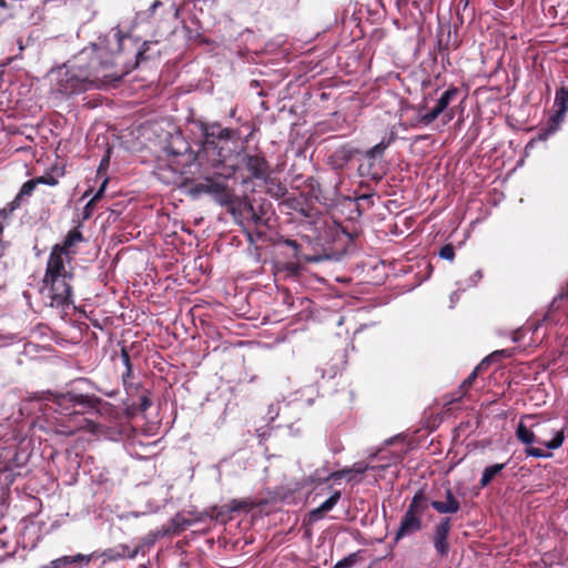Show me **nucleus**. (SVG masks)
<instances>
[{"label": "nucleus", "mask_w": 568, "mask_h": 568, "mask_svg": "<svg viewBox=\"0 0 568 568\" xmlns=\"http://www.w3.org/2000/svg\"><path fill=\"white\" fill-rule=\"evenodd\" d=\"M106 184H108V180L105 179L102 182V184L100 185V187L97 191V193L93 195V197L85 205V207H84V219H88L91 215L93 204L103 196L105 187H106Z\"/></svg>", "instance_id": "nucleus-27"}, {"label": "nucleus", "mask_w": 568, "mask_h": 568, "mask_svg": "<svg viewBox=\"0 0 568 568\" xmlns=\"http://www.w3.org/2000/svg\"><path fill=\"white\" fill-rule=\"evenodd\" d=\"M162 6H163V3H162L160 0H155V1L151 4V7H150V9H149L150 16H152V14L155 12V10H156V9H159V8H160V7H162Z\"/></svg>", "instance_id": "nucleus-39"}, {"label": "nucleus", "mask_w": 568, "mask_h": 568, "mask_svg": "<svg viewBox=\"0 0 568 568\" xmlns=\"http://www.w3.org/2000/svg\"><path fill=\"white\" fill-rule=\"evenodd\" d=\"M539 443L545 445L548 449H557L564 443V433H562V430H557L551 440L539 442Z\"/></svg>", "instance_id": "nucleus-28"}, {"label": "nucleus", "mask_w": 568, "mask_h": 568, "mask_svg": "<svg viewBox=\"0 0 568 568\" xmlns=\"http://www.w3.org/2000/svg\"><path fill=\"white\" fill-rule=\"evenodd\" d=\"M445 116L447 118L446 123H447V122H449V121H452V120L454 119V113H453V111H448V112L445 114Z\"/></svg>", "instance_id": "nucleus-46"}, {"label": "nucleus", "mask_w": 568, "mask_h": 568, "mask_svg": "<svg viewBox=\"0 0 568 568\" xmlns=\"http://www.w3.org/2000/svg\"><path fill=\"white\" fill-rule=\"evenodd\" d=\"M432 507L440 514H454L460 508L458 499H432Z\"/></svg>", "instance_id": "nucleus-23"}, {"label": "nucleus", "mask_w": 568, "mask_h": 568, "mask_svg": "<svg viewBox=\"0 0 568 568\" xmlns=\"http://www.w3.org/2000/svg\"><path fill=\"white\" fill-rule=\"evenodd\" d=\"M525 452L528 456H532L536 458H547L551 456V454L546 453L544 449L537 447H529Z\"/></svg>", "instance_id": "nucleus-31"}, {"label": "nucleus", "mask_w": 568, "mask_h": 568, "mask_svg": "<svg viewBox=\"0 0 568 568\" xmlns=\"http://www.w3.org/2000/svg\"><path fill=\"white\" fill-rule=\"evenodd\" d=\"M166 152L172 156H180L181 164L183 166H190L195 160V153L190 149L189 143L180 134L171 136V140L166 146Z\"/></svg>", "instance_id": "nucleus-13"}, {"label": "nucleus", "mask_w": 568, "mask_h": 568, "mask_svg": "<svg viewBox=\"0 0 568 568\" xmlns=\"http://www.w3.org/2000/svg\"><path fill=\"white\" fill-rule=\"evenodd\" d=\"M54 402L62 414L75 417L73 426H70L68 430H61L65 435H72L79 429H85L91 434H99L100 425L82 417V415L90 410H95L100 415L109 414L113 410V406L110 403L94 395L75 392L60 394L55 397Z\"/></svg>", "instance_id": "nucleus-4"}, {"label": "nucleus", "mask_w": 568, "mask_h": 568, "mask_svg": "<svg viewBox=\"0 0 568 568\" xmlns=\"http://www.w3.org/2000/svg\"><path fill=\"white\" fill-rule=\"evenodd\" d=\"M516 435L517 438L525 445H531L532 443L537 442L535 434L523 422L519 423Z\"/></svg>", "instance_id": "nucleus-24"}, {"label": "nucleus", "mask_w": 568, "mask_h": 568, "mask_svg": "<svg viewBox=\"0 0 568 568\" xmlns=\"http://www.w3.org/2000/svg\"><path fill=\"white\" fill-rule=\"evenodd\" d=\"M506 355H508V352H507L506 349L496 351V352H494L489 357L485 358V359L481 362L480 366H481V365H484L486 362H488V361H489V358H491V357H496V356H506Z\"/></svg>", "instance_id": "nucleus-37"}, {"label": "nucleus", "mask_w": 568, "mask_h": 568, "mask_svg": "<svg viewBox=\"0 0 568 568\" xmlns=\"http://www.w3.org/2000/svg\"><path fill=\"white\" fill-rule=\"evenodd\" d=\"M169 535V530H165V527L160 529L149 531L143 538L140 539V542L134 548L129 547L128 545L120 544L113 548H109L103 552V556L109 560H120V559H133L139 554H144L145 548H151L158 539L163 538Z\"/></svg>", "instance_id": "nucleus-7"}, {"label": "nucleus", "mask_w": 568, "mask_h": 568, "mask_svg": "<svg viewBox=\"0 0 568 568\" xmlns=\"http://www.w3.org/2000/svg\"><path fill=\"white\" fill-rule=\"evenodd\" d=\"M426 501L427 499H412V503L402 516L399 526L395 531V542L423 530L425 519L429 514V506Z\"/></svg>", "instance_id": "nucleus-5"}, {"label": "nucleus", "mask_w": 568, "mask_h": 568, "mask_svg": "<svg viewBox=\"0 0 568 568\" xmlns=\"http://www.w3.org/2000/svg\"><path fill=\"white\" fill-rule=\"evenodd\" d=\"M480 366L476 367L471 374L463 382L462 384V388L464 389V392H466L474 383V381L476 379L477 377V371L479 369Z\"/></svg>", "instance_id": "nucleus-34"}, {"label": "nucleus", "mask_w": 568, "mask_h": 568, "mask_svg": "<svg viewBox=\"0 0 568 568\" xmlns=\"http://www.w3.org/2000/svg\"><path fill=\"white\" fill-rule=\"evenodd\" d=\"M457 298H458V294H457V292H454V293L450 295V302H452V304H455V303H456V301H457Z\"/></svg>", "instance_id": "nucleus-47"}, {"label": "nucleus", "mask_w": 568, "mask_h": 568, "mask_svg": "<svg viewBox=\"0 0 568 568\" xmlns=\"http://www.w3.org/2000/svg\"><path fill=\"white\" fill-rule=\"evenodd\" d=\"M82 241L81 232L73 229L69 231L62 243L55 244L51 250L43 277V294L52 307H64L73 303L71 263L77 253L75 247Z\"/></svg>", "instance_id": "nucleus-3"}, {"label": "nucleus", "mask_w": 568, "mask_h": 568, "mask_svg": "<svg viewBox=\"0 0 568 568\" xmlns=\"http://www.w3.org/2000/svg\"><path fill=\"white\" fill-rule=\"evenodd\" d=\"M554 108L560 110L561 113H566L568 111V90L565 88H560L556 92Z\"/></svg>", "instance_id": "nucleus-25"}, {"label": "nucleus", "mask_w": 568, "mask_h": 568, "mask_svg": "<svg viewBox=\"0 0 568 568\" xmlns=\"http://www.w3.org/2000/svg\"><path fill=\"white\" fill-rule=\"evenodd\" d=\"M439 256L447 261H453L455 257V250L452 245H444L439 251Z\"/></svg>", "instance_id": "nucleus-30"}, {"label": "nucleus", "mask_w": 568, "mask_h": 568, "mask_svg": "<svg viewBox=\"0 0 568 568\" xmlns=\"http://www.w3.org/2000/svg\"><path fill=\"white\" fill-rule=\"evenodd\" d=\"M278 413H280L278 403H273L268 406L266 417L270 422H273L278 416Z\"/></svg>", "instance_id": "nucleus-32"}, {"label": "nucleus", "mask_w": 568, "mask_h": 568, "mask_svg": "<svg viewBox=\"0 0 568 568\" xmlns=\"http://www.w3.org/2000/svg\"><path fill=\"white\" fill-rule=\"evenodd\" d=\"M38 184L55 185L58 181L52 176H40L37 178Z\"/></svg>", "instance_id": "nucleus-36"}, {"label": "nucleus", "mask_w": 568, "mask_h": 568, "mask_svg": "<svg viewBox=\"0 0 568 568\" xmlns=\"http://www.w3.org/2000/svg\"><path fill=\"white\" fill-rule=\"evenodd\" d=\"M38 185L37 179H32L27 181L20 189V192L16 196L13 204L19 205V202L22 201L26 196H30Z\"/></svg>", "instance_id": "nucleus-26"}, {"label": "nucleus", "mask_w": 568, "mask_h": 568, "mask_svg": "<svg viewBox=\"0 0 568 568\" xmlns=\"http://www.w3.org/2000/svg\"><path fill=\"white\" fill-rule=\"evenodd\" d=\"M417 497H422V495L418 491L415 493V495H414V498H417Z\"/></svg>", "instance_id": "nucleus-51"}, {"label": "nucleus", "mask_w": 568, "mask_h": 568, "mask_svg": "<svg viewBox=\"0 0 568 568\" xmlns=\"http://www.w3.org/2000/svg\"><path fill=\"white\" fill-rule=\"evenodd\" d=\"M171 8H172V10H173V16H174V18H175V19H178V18H179V16H180V9H179V7H178L175 3H173Z\"/></svg>", "instance_id": "nucleus-42"}, {"label": "nucleus", "mask_w": 568, "mask_h": 568, "mask_svg": "<svg viewBox=\"0 0 568 568\" xmlns=\"http://www.w3.org/2000/svg\"><path fill=\"white\" fill-rule=\"evenodd\" d=\"M457 88L450 87L449 89H447L445 92H443L440 98L437 100L435 106L430 111L424 114H419L417 116L416 124L423 126H428L429 124H432L442 113H444L448 109V105L457 97Z\"/></svg>", "instance_id": "nucleus-11"}, {"label": "nucleus", "mask_w": 568, "mask_h": 568, "mask_svg": "<svg viewBox=\"0 0 568 568\" xmlns=\"http://www.w3.org/2000/svg\"><path fill=\"white\" fill-rule=\"evenodd\" d=\"M452 529V520L448 517L442 518L435 526L433 542L437 554L442 557L447 556L449 550L448 536Z\"/></svg>", "instance_id": "nucleus-14"}, {"label": "nucleus", "mask_w": 568, "mask_h": 568, "mask_svg": "<svg viewBox=\"0 0 568 568\" xmlns=\"http://www.w3.org/2000/svg\"><path fill=\"white\" fill-rule=\"evenodd\" d=\"M28 460V454L20 450L17 446L11 445L0 448V473H10L22 467Z\"/></svg>", "instance_id": "nucleus-10"}, {"label": "nucleus", "mask_w": 568, "mask_h": 568, "mask_svg": "<svg viewBox=\"0 0 568 568\" xmlns=\"http://www.w3.org/2000/svg\"><path fill=\"white\" fill-rule=\"evenodd\" d=\"M65 462L68 463V468L61 478L64 484L72 485L77 481L78 469L80 467V458L78 454L67 453Z\"/></svg>", "instance_id": "nucleus-19"}, {"label": "nucleus", "mask_w": 568, "mask_h": 568, "mask_svg": "<svg viewBox=\"0 0 568 568\" xmlns=\"http://www.w3.org/2000/svg\"><path fill=\"white\" fill-rule=\"evenodd\" d=\"M400 455L392 454L390 456L385 449H379L375 454H371L365 460L355 463L351 468H345L335 473L317 469L312 477L313 483H317L315 497L324 494L326 488L329 489L328 497H341L342 491L335 486L342 483L357 486L361 484H373L382 477V473L389 474L390 479L396 477L398 473V464Z\"/></svg>", "instance_id": "nucleus-2"}, {"label": "nucleus", "mask_w": 568, "mask_h": 568, "mask_svg": "<svg viewBox=\"0 0 568 568\" xmlns=\"http://www.w3.org/2000/svg\"><path fill=\"white\" fill-rule=\"evenodd\" d=\"M294 490L288 488L285 490V491H276L275 495L276 497H286L287 494H293Z\"/></svg>", "instance_id": "nucleus-41"}, {"label": "nucleus", "mask_w": 568, "mask_h": 568, "mask_svg": "<svg viewBox=\"0 0 568 568\" xmlns=\"http://www.w3.org/2000/svg\"><path fill=\"white\" fill-rule=\"evenodd\" d=\"M372 199V195H362L359 200L369 201Z\"/></svg>", "instance_id": "nucleus-49"}, {"label": "nucleus", "mask_w": 568, "mask_h": 568, "mask_svg": "<svg viewBox=\"0 0 568 568\" xmlns=\"http://www.w3.org/2000/svg\"><path fill=\"white\" fill-rule=\"evenodd\" d=\"M566 113H561L560 110H555V113L549 118L546 129L539 133L540 140H546L549 135L554 134L562 123Z\"/></svg>", "instance_id": "nucleus-22"}, {"label": "nucleus", "mask_w": 568, "mask_h": 568, "mask_svg": "<svg viewBox=\"0 0 568 568\" xmlns=\"http://www.w3.org/2000/svg\"><path fill=\"white\" fill-rule=\"evenodd\" d=\"M481 277H483L481 271L480 270L476 271L471 276H469L465 287H463L462 290L464 291L466 287L475 286L480 281Z\"/></svg>", "instance_id": "nucleus-33"}, {"label": "nucleus", "mask_w": 568, "mask_h": 568, "mask_svg": "<svg viewBox=\"0 0 568 568\" xmlns=\"http://www.w3.org/2000/svg\"><path fill=\"white\" fill-rule=\"evenodd\" d=\"M190 194L193 197H197L201 194H209L217 204L222 205L231 203L232 189L219 178L207 176L191 186Z\"/></svg>", "instance_id": "nucleus-9"}, {"label": "nucleus", "mask_w": 568, "mask_h": 568, "mask_svg": "<svg viewBox=\"0 0 568 568\" xmlns=\"http://www.w3.org/2000/svg\"><path fill=\"white\" fill-rule=\"evenodd\" d=\"M204 142L203 151L205 153L213 152L217 154L216 159H212V166L219 168L227 161V155L223 153L224 143H227L231 138V131L222 128L217 123L207 124L203 128Z\"/></svg>", "instance_id": "nucleus-6"}, {"label": "nucleus", "mask_w": 568, "mask_h": 568, "mask_svg": "<svg viewBox=\"0 0 568 568\" xmlns=\"http://www.w3.org/2000/svg\"><path fill=\"white\" fill-rule=\"evenodd\" d=\"M358 560V552H353L343 558L342 560H338L333 568H351L353 567Z\"/></svg>", "instance_id": "nucleus-29"}, {"label": "nucleus", "mask_w": 568, "mask_h": 568, "mask_svg": "<svg viewBox=\"0 0 568 568\" xmlns=\"http://www.w3.org/2000/svg\"><path fill=\"white\" fill-rule=\"evenodd\" d=\"M267 503V499H258V503H255V499H232L229 504L222 506H214L210 509H205L202 511L203 519L211 518L215 519L220 523H226L233 519L234 513L240 511H250L254 507H260L263 504Z\"/></svg>", "instance_id": "nucleus-8"}, {"label": "nucleus", "mask_w": 568, "mask_h": 568, "mask_svg": "<svg viewBox=\"0 0 568 568\" xmlns=\"http://www.w3.org/2000/svg\"><path fill=\"white\" fill-rule=\"evenodd\" d=\"M242 163L251 173V179L268 182L271 170L267 161L262 155L244 154Z\"/></svg>", "instance_id": "nucleus-12"}, {"label": "nucleus", "mask_w": 568, "mask_h": 568, "mask_svg": "<svg viewBox=\"0 0 568 568\" xmlns=\"http://www.w3.org/2000/svg\"><path fill=\"white\" fill-rule=\"evenodd\" d=\"M7 8V3L4 0H0V9L4 10Z\"/></svg>", "instance_id": "nucleus-48"}, {"label": "nucleus", "mask_w": 568, "mask_h": 568, "mask_svg": "<svg viewBox=\"0 0 568 568\" xmlns=\"http://www.w3.org/2000/svg\"><path fill=\"white\" fill-rule=\"evenodd\" d=\"M505 467H506V464H494V465L486 467L483 470L481 478L479 480V485L481 487H486L490 483L495 481L497 478H499L501 476Z\"/></svg>", "instance_id": "nucleus-20"}, {"label": "nucleus", "mask_w": 568, "mask_h": 568, "mask_svg": "<svg viewBox=\"0 0 568 568\" xmlns=\"http://www.w3.org/2000/svg\"><path fill=\"white\" fill-rule=\"evenodd\" d=\"M285 244H286V245H288V246H291V247H293V248H297V247H298L297 242H296V241H294V240H286V241H285Z\"/></svg>", "instance_id": "nucleus-43"}, {"label": "nucleus", "mask_w": 568, "mask_h": 568, "mask_svg": "<svg viewBox=\"0 0 568 568\" xmlns=\"http://www.w3.org/2000/svg\"><path fill=\"white\" fill-rule=\"evenodd\" d=\"M388 144H389L388 142L382 141L378 144L371 148L368 151H366L365 155L367 158V164L359 165L358 171H359L361 175H363V176L371 175L373 179H379V176L377 174H372L371 170L374 166L375 158L378 155H382L384 153V151L387 149Z\"/></svg>", "instance_id": "nucleus-16"}, {"label": "nucleus", "mask_w": 568, "mask_h": 568, "mask_svg": "<svg viewBox=\"0 0 568 568\" xmlns=\"http://www.w3.org/2000/svg\"><path fill=\"white\" fill-rule=\"evenodd\" d=\"M122 358H123L124 364L130 368V358L125 352L122 353Z\"/></svg>", "instance_id": "nucleus-44"}, {"label": "nucleus", "mask_w": 568, "mask_h": 568, "mask_svg": "<svg viewBox=\"0 0 568 568\" xmlns=\"http://www.w3.org/2000/svg\"><path fill=\"white\" fill-rule=\"evenodd\" d=\"M153 510L143 511L142 515H146L148 513H152Z\"/></svg>", "instance_id": "nucleus-52"}, {"label": "nucleus", "mask_w": 568, "mask_h": 568, "mask_svg": "<svg viewBox=\"0 0 568 568\" xmlns=\"http://www.w3.org/2000/svg\"><path fill=\"white\" fill-rule=\"evenodd\" d=\"M221 206H225L227 211L234 216L235 220L247 213V211H253V204L250 202L248 197L236 196L233 190L231 203L222 204Z\"/></svg>", "instance_id": "nucleus-17"}, {"label": "nucleus", "mask_w": 568, "mask_h": 568, "mask_svg": "<svg viewBox=\"0 0 568 568\" xmlns=\"http://www.w3.org/2000/svg\"><path fill=\"white\" fill-rule=\"evenodd\" d=\"M235 170H236L235 165L232 164V165H230V171L227 173H220V175L224 176L225 179H229L235 173Z\"/></svg>", "instance_id": "nucleus-40"}, {"label": "nucleus", "mask_w": 568, "mask_h": 568, "mask_svg": "<svg viewBox=\"0 0 568 568\" xmlns=\"http://www.w3.org/2000/svg\"><path fill=\"white\" fill-rule=\"evenodd\" d=\"M247 239H248L250 242H253V236H252L251 233H247Z\"/></svg>", "instance_id": "nucleus-50"}, {"label": "nucleus", "mask_w": 568, "mask_h": 568, "mask_svg": "<svg viewBox=\"0 0 568 568\" xmlns=\"http://www.w3.org/2000/svg\"><path fill=\"white\" fill-rule=\"evenodd\" d=\"M513 342H518L520 339V332L519 331H516L514 334H513V337H511Z\"/></svg>", "instance_id": "nucleus-45"}, {"label": "nucleus", "mask_w": 568, "mask_h": 568, "mask_svg": "<svg viewBox=\"0 0 568 568\" xmlns=\"http://www.w3.org/2000/svg\"><path fill=\"white\" fill-rule=\"evenodd\" d=\"M123 37L112 29L97 43L81 50L72 60L52 71L54 89L65 95L100 89L122 79L125 71L114 70Z\"/></svg>", "instance_id": "nucleus-1"}, {"label": "nucleus", "mask_w": 568, "mask_h": 568, "mask_svg": "<svg viewBox=\"0 0 568 568\" xmlns=\"http://www.w3.org/2000/svg\"><path fill=\"white\" fill-rule=\"evenodd\" d=\"M152 406V400L148 395H142L140 397L139 408L141 412L148 410Z\"/></svg>", "instance_id": "nucleus-35"}, {"label": "nucleus", "mask_w": 568, "mask_h": 568, "mask_svg": "<svg viewBox=\"0 0 568 568\" xmlns=\"http://www.w3.org/2000/svg\"><path fill=\"white\" fill-rule=\"evenodd\" d=\"M338 499H325V501L317 508L311 510L307 518L304 519V526H312L318 520L323 519L326 513L331 511L337 504Z\"/></svg>", "instance_id": "nucleus-18"}, {"label": "nucleus", "mask_w": 568, "mask_h": 568, "mask_svg": "<svg viewBox=\"0 0 568 568\" xmlns=\"http://www.w3.org/2000/svg\"><path fill=\"white\" fill-rule=\"evenodd\" d=\"M247 214L250 215V219L253 221L254 224H258L262 220V217L255 212L254 209L253 211H247Z\"/></svg>", "instance_id": "nucleus-38"}, {"label": "nucleus", "mask_w": 568, "mask_h": 568, "mask_svg": "<svg viewBox=\"0 0 568 568\" xmlns=\"http://www.w3.org/2000/svg\"><path fill=\"white\" fill-rule=\"evenodd\" d=\"M566 113H561L560 110H555V113L549 118L546 129L539 133L540 140H546L549 135L554 134L562 123Z\"/></svg>", "instance_id": "nucleus-21"}, {"label": "nucleus", "mask_w": 568, "mask_h": 568, "mask_svg": "<svg viewBox=\"0 0 568 568\" xmlns=\"http://www.w3.org/2000/svg\"><path fill=\"white\" fill-rule=\"evenodd\" d=\"M200 521H204L202 511H190L189 517L179 513L171 519V525L165 530H169V535H179L187 527Z\"/></svg>", "instance_id": "nucleus-15"}]
</instances>
